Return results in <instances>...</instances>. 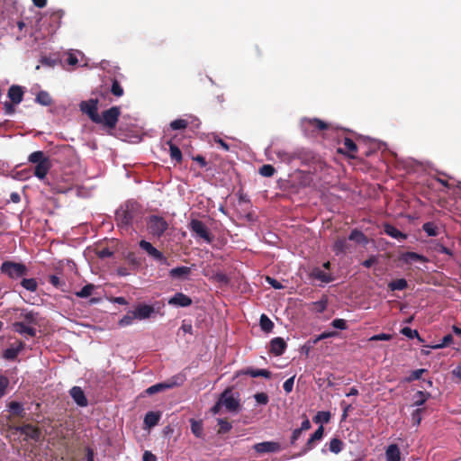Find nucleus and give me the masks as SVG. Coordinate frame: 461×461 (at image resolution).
Returning <instances> with one entry per match:
<instances>
[{"label": "nucleus", "instance_id": "72a5a7b5", "mask_svg": "<svg viewBox=\"0 0 461 461\" xmlns=\"http://www.w3.org/2000/svg\"><path fill=\"white\" fill-rule=\"evenodd\" d=\"M430 396L431 395L429 393L418 391L413 396L414 402L412 405L420 407V406L423 405Z\"/></svg>", "mask_w": 461, "mask_h": 461}, {"label": "nucleus", "instance_id": "e433bc0d", "mask_svg": "<svg viewBox=\"0 0 461 461\" xmlns=\"http://www.w3.org/2000/svg\"><path fill=\"white\" fill-rule=\"evenodd\" d=\"M259 325L261 330L266 332H270L274 328L273 321L266 314L260 316Z\"/></svg>", "mask_w": 461, "mask_h": 461}, {"label": "nucleus", "instance_id": "473e14b6", "mask_svg": "<svg viewBox=\"0 0 461 461\" xmlns=\"http://www.w3.org/2000/svg\"><path fill=\"white\" fill-rule=\"evenodd\" d=\"M407 287H408V283H407L406 279H404V278L395 279V280L391 281L388 284V288L391 291H396V290L402 291V290L406 289Z\"/></svg>", "mask_w": 461, "mask_h": 461}, {"label": "nucleus", "instance_id": "864d4df0", "mask_svg": "<svg viewBox=\"0 0 461 461\" xmlns=\"http://www.w3.org/2000/svg\"><path fill=\"white\" fill-rule=\"evenodd\" d=\"M136 319L133 312H128L126 315H124L119 321V325L121 327H125L131 325L133 321Z\"/></svg>", "mask_w": 461, "mask_h": 461}, {"label": "nucleus", "instance_id": "ddd939ff", "mask_svg": "<svg viewBox=\"0 0 461 461\" xmlns=\"http://www.w3.org/2000/svg\"><path fill=\"white\" fill-rule=\"evenodd\" d=\"M253 448L257 453H275L282 449L281 445L278 442L274 441H264L257 443L253 446Z\"/></svg>", "mask_w": 461, "mask_h": 461}, {"label": "nucleus", "instance_id": "5fc2aeb1", "mask_svg": "<svg viewBox=\"0 0 461 461\" xmlns=\"http://www.w3.org/2000/svg\"><path fill=\"white\" fill-rule=\"evenodd\" d=\"M401 332L402 334L410 339L418 338L419 340H422L419 335V332L416 330H411L409 327H404L402 329Z\"/></svg>", "mask_w": 461, "mask_h": 461}, {"label": "nucleus", "instance_id": "423d86ee", "mask_svg": "<svg viewBox=\"0 0 461 461\" xmlns=\"http://www.w3.org/2000/svg\"><path fill=\"white\" fill-rule=\"evenodd\" d=\"M189 230L195 237L203 240L209 244L213 240V236L211 234L208 227L200 220L192 219L189 222Z\"/></svg>", "mask_w": 461, "mask_h": 461}, {"label": "nucleus", "instance_id": "c756f323", "mask_svg": "<svg viewBox=\"0 0 461 461\" xmlns=\"http://www.w3.org/2000/svg\"><path fill=\"white\" fill-rule=\"evenodd\" d=\"M160 419V414L154 411H149L144 417V423L147 427L151 428L156 426Z\"/></svg>", "mask_w": 461, "mask_h": 461}, {"label": "nucleus", "instance_id": "ea45409f", "mask_svg": "<svg viewBox=\"0 0 461 461\" xmlns=\"http://www.w3.org/2000/svg\"><path fill=\"white\" fill-rule=\"evenodd\" d=\"M95 288V286L93 284H87L80 291L76 292L75 294L79 298H87L93 294Z\"/></svg>", "mask_w": 461, "mask_h": 461}, {"label": "nucleus", "instance_id": "8fccbe9b", "mask_svg": "<svg viewBox=\"0 0 461 461\" xmlns=\"http://www.w3.org/2000/svg\"><path fill=\"white\" fill-rule=\"evenodd\" d=\"M426 372H428V370L424 368L413 370L411 375L405 378V382L411 383L412 381L419 380Z\"/></svg>", "mask_w": 461, "mask_h": 461}, {"label": "nucleus", "instance_id": "69168bd1", "mask_svg": "<svg viewBox=\"0 0 461 461\" xmlns=\"http://www.w3.org/2000/svg\"><path fill=\"white\" fill-rule=\"evenodd\" d=\"M241 374L250 375L251 377H258L260 376V369H254L252 367H248L241 371Z\"/></svg>", "mask_w": 461, "mask_h": 461}, {"label": "nucleus", "instance_id": "c03bdc74", "mask_svg": "<svg viewBox=\"0 0 461 461\" xmlns=\"http://www.w3.org/2000/svg\"><path fill=\"white\" fill-rule=\"evenodd\" d=\"M330 450L332 453L339 454L343 448V442L339 438H334L330 441Z\"/></svg>", "mask_w": 461, "mask_h": 461}, {"label": "nucleus", "instance_id": "de8ad7c7", "mask_svg": "<svg viewBox=\"0 0 461 461\" xmlns=\"http://www.w3.org/2000/svg\"><path fill=\"white\" fill-rule=\"evenodd\" d=\"M189 122L185 119H176L170 122V127L172 130H184L188 126Z\"/></svg>", "mask_w": 461, "mask_h": 461}, {"label": "nucleus", "instance_id": "e2e57ef3", "mask_svg": "<svg viewBox=\"0 0 461 461\" xmlns=\"http://www.w3.org/2000/svg\"><path fill=\"white\" fill-rule=\"evenodd\" d=\"M392 339H393V336L391 334L380 333V334L372 336L369 339V340L370 341H377V340L388 341V340H391Z\"/></svg>", "mask_w": 461, "mask_h": 461}, {"label": "nucleus", "instance_id": "cd10ccee", "mask_svg": "<svg viewBox=\"0 0 461 461\" xmlns=\"http://www.w3.org/2000/svg\"><path fill=\"white\" fill-rule=\"evenodd\" d=\"M191 431L192 433L199 438L203 437V425L202 420H196L194 419L190 420Z\"/></svg>", "mask_w": 461, "mask_h": 461}, {"label": "nucleus", "instance_id": "37998d69", "mask_svg": "<svg viewBox=\"0 0 461 461\" xmlns=\"http://www.w3.org/2000/svg\"><path fill=\"white\" fill-rule=\"evenodd\" d=\"M259 174L265 177H271L276 173V168L270 164H265L258 169Z\"/></svg>", "mask_w": 461, "mask_h": 461}, {"label": "nucleus", "instance_id": "774afa93", "mask_svg": "<svg viewBox=\"0 0 461 461\" xmlns=\"http://www.w3.org/2000/svg\"><path fill=\"white\" fill-rule=\"evenodd\" d=\"M143 461H157V457L149 451H145L143 454Z\"/></svg>", "mask_w": 461, "mask_h": 461}, {"label": "nucleus", "instance_id": "2f4dec72", "mask_svg": "<svg viewBox=\"0 0 461 461\" xmlns=\"http://www.w3.org/2000/svg\"><path fill=\"white\" fill-rule=\"evenodd\" d=\"M348 244L346 238H339L334 243L333 250L336 255L345 253L348 249Z\"/></svg>", "mask_w": 461, "mask_h": 461}, {"label": "nucleus", "instance_id": "1a4fd4ad", "mask_svg": "<svg viewBox=\"0 0 461 461\" xmlns=\"http://www.w3.org/2000/svg\"><path fill=\"white\" fill-rule=\"evenodd\" d=\"M139 246L143 249L149 257L162 265H169L167 258L164 254L157 249L150 242L142 240L139 242Z\"/></svg>", "mask_w": 461, "mask_h": 461}, {"label": "nucleus", "instance_id": "f3484780", "mask_svg": "<svg viewBox=\"0 0 461 461\" xmlns=\"http://www.w3.org/2000/svg\"><path fill=\"white\" fill-rule=\"evenodd\" d=\"M25 348L24 342L18 340L16 346L12 345L3 352V357L6 360H14L17 358L19 353Z\"/></svg>", "mask_w": 461, "mask_h": 461}, {"label": "nucleus", "instance_id": "49530a36", "mask_svg": "<svg viewBox=\"0 0 461 461\" xmlns=\"http://www.w3.org/2000/svg\"><path fill=\"white\" fill-rule=\"evenodd\" d=\"M308 123L319 131L329 129V124L327 122L317 118L308 120Z\"/></svg>", "mask_w": 461, "mask_h": 461}, {"label": "nucleus", "instance_id": "2eb2a0df", "mask_svg": "<svg viewBox=\"0 0 461 461\" xmlns=\"http://www.w3.org/2000/svg\"><path fill=\"white\" fill-rule=\"evenodd\" d=\"M324 433V428L322 425H321L314 433L310 437V438L307 440L305 446L302 449L301 453L299 455H304L308 451L313 448L314 442L317 440H320L322 438Z\"/></svg>", "mask_w": 461, "mask_h": 461}, {"label": "nucleus", "instance_id": "58836bf2", "mask_svg": "<svg viewBox=\"0 0 461 461\" xmlns=\"http://www.w3.org/2000/svg\"><path fill=\"white\" fill-rule=\"evenodd\" d=\"M9 410L14 416L23 417L24 414V408L23 404L18 402H11L9 403Z\"/></svg>", "mask_w": 461, "mask_h": 461}, {"label": "nucleus", "instance_id": "a18cd8bd", "mask_svg": "<svg viewBox=\"0 0 461 461\" xmlns=\"http://www.w3.org/2000/svg\"><path fill=\"white\" fill-rule=\"evenodd\" d=\"M348 240H354L357 243H364L366 241V238L362 231L355 229L350 232V234L348 236Z\"/></svg>", "mask_w": 461, "mask_h": 461}, {"label": "nucleus", "instance_id": "7c9ffc66", "mask_svg": "<svg viewBox=\"0 0 461 461\" xmlns=\"http://www.w3.org/2000/svg\"><path fill=\"white\" fill-rule=\"evenodd\" d=\"M35 101L44 106H49L52 104V98L46 91H40L36 95Z\"/></svg>", "mask_w": 461, "mask_h": 461}, {"label": "nucleus", "instance_id": "6ab92c4d", "mask_svg": "<svg viewBox=\"0 0 461 461\" xmlns=\"http://www.w3.org/2000/svg\"><path fill=\"white\" fill-rule=\"evenodd\" d=\"M286 342L283 338L277 337L274 338L270 341V352L275 356H281L285 353L286 349Z\"/></svg>", "mask_w": 461, "mask_h": 461}, {"label": "nucleus", "instance_id": "603ef678", "mask_svg": "<svg viewBox=\"0 0 461 461\" xmlns=\"http://www.w3.org/2000/svg\"><path fill=\"white\" fill-rule=\"evenodd\" d=\"M330 420V413L329 411H318L315 417L313 418V421L316 423L324 422L328 423Z\"/></svg>", "mask_w": 461, "mask_h": 461}, {"label": "nucleus", "instance_id": "f257e3e1", "mask_svg": "<svg viewBox=\"0 0 461 461\" xmlns=\"http://www.w3.org/2000/svg\"><path fill=\"white\" fill-rule=\"evenodd\" d=\"M14 312L13 330L20 335L34 338L37 334L35 326L40 322L39 312L27 308H15Z\"/></svg>", "mask_w": 461, "mask_h": 461}, {"label": "nucleus", "instance_id": "4c0bfd02", "mask_svg": "<svg viewBox=\"0 0 461 461\" xmlns=\"http://www.w3.org/2000/svg\"><path fill=\"white\" fill-rule=\"evenodd\" d=\"M453 341H454L453 336L451 334H447L443 337L442 340L439 343L433 344V345H430L428 347L432 349H439V348H443L449 346L450 344L453 343Z\"/></svg>", "mask_w": 461, "mask_h": 461}, {"label": "nucleus", "instance_id": "a19ab883", "mask_svg": "<svg viewBox=\"0 0 461 461\" xmlns=\"http://www.w3.org/2000/svg\"><path fill=\"white\" fill-rule=\"evenodd\" d=\"M422 230L429 237H435L438 234V229L434 222L429 221L422 225Z\"/></svg>", "mask_w": 461, "mask_h": 461}, {"label": "nucleus", "instance_id": "c9c22d12", "mask_svg": "<svg viewBox=\"0 0 461 461\" xmlns=\"http://www.w3.org/2000/svg\"><path fill=\"white\" fill-rule=\"evenodd\" d=\"M48 281L55 288L64 291V288L66 286V282L64 279H61L56 275H50L48 277Z\"/></svg>", "mask_w": 461, "mask_h": 461}, {"label": "nucleus", "instance_id": "bf43d9fd", "mask_svg": "<svg viewBox=\"0 0 461 461\" xmlns=\"http://www.w3.org/2000/svg\"><path fill=\"white\" fill-rule=\"evenodd\" d=\"M8 385H9V379L6 376L0 375V398L5 395Z\"/></svg>", "mask_w": 461, "mask_h": 461}, {"label": "nucleus", "instance_id": "6e6552de", "mask_svg": "<svg viewBox=\"0 0 461 461\" xmlns=\"http://www.w3.org/2000/svg\"><path fill=\"white\" fill-rule=\"evenodd\" d=\"M98 101L96 99H90L84 101L80 104L81 111L88 115L90 120L95 123H101V116L98 113Z\"/></svg>", "mask_w": 461, "mask_h": 461}, {"label": "nucleus", "instance_id": "393cba45", "mask_svg": "<svg viewBox=\"0 0 461 461\" xmlns=\"http://www.w3.org/2000/svg\"><path fill=\"white\" fill-rule=\"evenodd\" d=\"M400 259L406 264H411L413 262H427V258L416 252H405L402 254Z\"/></svg>", "mask_w": 461, "mask_h": 461}, {"label": "nucleus", "instance_id": "0eeeda50", "mask_svg": "<svg viewBox=\"0 0 461 461\" xmlns=\"http://www.w3.org/2000/svg\"><path fill=\"white\" fill-rule=\"evenodd\" d=\"M121 114L120 107L113 106L103 112L101 123L109 129H114Z\"/></svg>", "mask_w": 461, "mask_h": 461}, {"label": "nucleus", "instance_id": "f704fd0d", "mask_svg": "<svg viewBox=\"0 0 461 461\" xmlns=\"http://www.w3.org/2000/svg\"><path fill=\"white\" fill-rule=\"evenodd\" d=\"M276 157L285 163H290L297 158L294 153H289L285 150L278 149L275 151Z\"/></svg>", "mask_w": 461, "mask_h": 461}, {"label": "nucleus", "instance_id": "f03ea898", "mask_svg": "<svg viewBox=\"0 0 461 461\" xmlns=\"http://www.w3.org/2000/svg\"><path fill=\"white\" fill-rule=\"evenodd\" d=\"M28 161L32 164H35L33 174L41 180L46 177L51 167L50 158L41 150L31 153L28 157Z\"/></svg>", "mask_w": 461, "mask_h": 461}, {"label": "nucleus", "instance_id": "09e8293b", "mask_svg": "<svg viewBox=\"0 0 461 461\" xmlns=\"http://www.w3.org/2000/svg\"><path fill=\"white\" fill-rule=\"evenodd\" d=\"M218 425H219L218 433H220V434H225V433L229 432L232 428L231 423L229 422L225 419H219Z\"/></svg>", "mask_w": 461, "mask_h": 461}, {"label": "nucleus", "instance_id": "c85d7f7f", "mask_svg": "<svg viewBox=\"0 0 461 461\" xmlns=\"http://www.w3.org/2000/svg\"><path fill=\"white\" fill-rule=\"evenodd\" d=\"M20 285L27 291L29 292H36L38 288V282L35 278H25L23 277L21 279Z\"/></svg>", "mask_w": 461, "mask_h": 461}, {"label": "nucleus", "instance_id": "338daca9", "mask_svg": "<svg viewBox=\"0 0 461 461\" xmlns=\"http://www.w3.org/2000/svg\"><path fill=\"white\" fill-rule=\"evenodd\" d=\"M266 280L275 289H283L285 287L279 281L273 277L267 276Z\"/></svg>", "mask_w": 461, "mask_h": 461}, {"label": "nucleus", "instance_id": "a211bd4d", "mask_svg": "<svg viewBox=\"0 0 461 461\" xmlns=\"http://www.w3.org/2000/svg\"><path fill=\"white\" fill-rule=\"evenodd\" d=\"M70 396L74 402L80 407H86L88 404L84 391L79 386H74L69 391Z\"/></svg>", "mask_w": 461, "mask_h": 461}, {"label": "nucleus", "instance_id": "79ce46f5", "mask_svg": "<svg viewBox=\"0 0 461 461\" xmlns=\"http://www.w3.org/2000/svg\"><path fill=\"white\" fill-rule=\"evenodd\" d=\"M63 15L64 11L61 9L52 11L50 16L52 24H54L56 27H59L60 25Z\"/></svg>", "mask_w": 461, "mask_h": 461}, {"label": "nucleus", "instance_id": "13d9d810", "mask_svg": "<svg viewBox=\"0 0 461 461\" xmlns=\"http://www.w3.org/2000/svg\"><path fill=\"white\" fill-rule=\"evenodd\" d=\"M327 304H328V300H327V298H325V299L314 302L313 307L317 312L321 313L326 310Z\"/></svg>", "mask_w": 461, "mask_h": 461}, {"label": "nucleus", "instance_id": "0e129e2a", "mask_svg": "<svg viewBox=\"0 0 461 461\" xmlns=\"http://www.w3.org/2000/svg\"><path fill=\"white\" fill-rule=\"evenodd\" d=\"M294 383V376H292L285 381V383L283 384V388L285 393H289L293 391Z\"/></svg>", "mask_w": 461, "mask_h": 461}, {"label": "nucleus", "instance_id": "052dcab7", "mask_svg": "<svg viewBox=\"0 0 461 461\" xmlns=\"http://www.w3.org/2000/svg\"><path fill=\"white\" fill-rule=\"evenodd\" d=\"M255 400L258 403L266 405L267 404L269 398L268 395L266 393H257L254 395Z\"/></svg>", "mask_w": 461, "mask_h": 461}, {"label": "nucleus", "instance_id": "5701e85b", "mask_svg": "<svg viewBox=\"0 0 461 461\" xmlns=\"http://www.w3.org/2000/svg\"><path fill=\"white\" fill-rule=\"evenodd\" d=\"M154 312V308L151 305L148 304H140L133 311V313L136 319L144 320L149 318L150 315Z\"/></svg>", "mask_w": 461, "mask_h": 461}, {"label": "nucleus", "instance_id": "b1692460", "mask_svg": "<svg viewBox=\"0 0 461 461\" xmlns=\"http://www.w3.org/2000/svg\"><path fill=\"white\" fill-rule=\"evenodd\" d=\"M191 274V268L188 267H177L169 271V276L175 279H187Z\"/></svg>", "mask_w": 461, "mask_h": 461}, {"label": "nucleus", "instance_id": "bb28decb", "mask_svg": "<svg viewBox=\"0 0 461 461\" xmlns=\"http://www.w3.org/2000/svg\"><path fill=\"white\" fill-rule=\"evenodd\" d=\"M384 232L389 235L390 237L402 240L407 238V235L402 233L401 230H399L397 228L391 224H385L384 227Z\"/></svg>", "mask_w": 461, "mask_h": 461}, {"label": "nucleus", "instance_id": "680f3d73", "mask_svg": "<svg viewBox=\"0 0 461 461\" xmlns=\"http://www.w3.org/2000/svg\"><path fill=\"white\" fill-rule=\"evenodd\" d=\"M331 326L339 330H346L348 328L347 322L344 319H335L331 322Z\"/></svg>", "mask_w": 461, "mask_h": 461}, {"label": "nucleus", "instance_id": "aec40b11", "mask_svg": "<svg viewBox=\"0 0 461 461\" xmlns=\"http://www.w3.org/2000/svg\"><path fill=\"white\" fill-rule=\"evenodd\" d=\"M166 145L169 148V155L172 161H175L176 164L182 163L183 155L182 151L178 148V146L174 142L173 140H169L166 141Z\"/></svg>", "mask_w": 461, "mask_h": 461}, {"label": "nucleus", "instance_id": "39448f33", "mask_svg": "<svg viewBox=\"0 0 461 461\" xmlns=\"http://www.w3.org/2000/svg\"><path fill=\"white\" fill-rule=\"evenodd\" d=\"M219 399L222 406L230 412H238L240 409V394L235 396L230 387L226 388L221 394Z\"/></svg>", "mask_w": 461, "mask_h": 461}, {"label": "nucleus", "instance_id": "6e6d98bb", "mask_svg": "<svg viewBox=\"0 0 461 461\" xmlns=\"http://www.w3.org/2000/svg\"><path fill=\"white\" fill-rule=\"evenodd\" d=\"M17 104H14L12 101L11 102H8V101H5L3 103V109H4V112H5V114L6 115H12L15 113V105Z\"/></svg>", "mask_w": 461, "mask_h": 461}, {"label": "nucleus", "instance_id": "dca6fc26", "mask_svg": "<svg viewBox=\"0 0 461 461\" xmlns=\"http://www.w3.org/2000/svg\"><path fill=\"white\" fill-rule=\"evenodd\" d=\"M192 303V299L183 293H176L168 300V304L177 307H187Z\"/></svg>", "mask_w": 461, "mask_h": 461}, {"label": "nucleus", "instance_id": "a878e982", "mask_svg": "<svg viewBox=\"0 0 461 461\" xmlns=\"http://www.w3.org/2000/svg\"><path fill=\"white\" fill-rule=\"evenodd\" d=\"M386 461H401V452L397 445H390L385 451Z\"/></svg>", "mask_w": 461, "mask_h": 461}, {"label": "nucleus", "instance_id": "7ed1b4c3", "mask_svg": "<svg viewBox=\"0 0 461 461\" xmlns=\"http://www.w3.org/2000/svg\"><path fill=\"white\" fill-rule=\"evenodd\" d=\"M148 233L157 239H160L169 228L167 221L159 215L152 214L146 218Z\"/></svg>", "mask_w": 461, "mask_h": 461}, {"label": "nucleus", "instance_id": "412c9836", "mask_svg": "<svg viewBox=\"0 0 461 461\" xmlns=\"http://www.w3.org/2000/svg\"><path fill=\"white\" fill-rule=\"evenodd\" d=\"M310 277L324 284L334 281V277L330 274L322 271L320 267H314L310 273Z\"/></svg>", "mask_w": 461, "mask_h": 461}, {"label": "nucleus", "instance_id": "3c124183", "mask_svg": "<svg viewBox=\"0 0 461 461\" xmlns=\"http://www.w3.org/2000/svg\"><path fill=\"white\" fill-rule=\"evenodd\" d=\"M111 93L117 97H121L124 93L123 88L117 79L113 80Z\"/></svg>", "mask_w": 461, "mask_h": 461}, {"label": "nucleus", "instance_id": "f8f14e48", "mask_svg": "<svg viewBox=\"0 0 461 461\" xmlns=\"http://www.w3.org/2000/svg\"><path fill=\"white\" fill-rule=\"evenodd\" d=\"M135 217L133 205L127 204L125 209L116 212V221L119 226H129L132 223Z\"/></svg>", "mask_w": 461, "mask_h": 461}, {"label": "nucleus", "instance_id": "9b49d317", "mask_svg": "<svg viewBox=\"0 0 461 461\" xmlns=\"http://www.w3.org/2000/svg\"><path fill=\"white\" fill-rule=\"evenodd\" d=\"M21 435L24 436V440L32 439L35 442L41 441L42 432L40 428L32 424H24L17 428Z\"/></svg>", "mask_w": 461, "mask_h": 461}, {"label": "nucleus", "instance_id": "9d476101", "mask_svg": "<svg viewBox=\"0 0 461 461\" xmlns=\"http://www.w3.org/2000/svg\"><path fill=\"white\" fill-rule=\"evenodd\" d=\"M184 383V377L182 375L173 376L169 382L158 383L149 387L146 392L149 394H154L166 389L173 388L174 386H179Z\"/></svg>", "mask_w": 461, "mask_h": 461}, {"label": "nucleus", "instance_id": "4d7b16f0", "mask_svg": "<svg viewBox=\"0 0 461 461\" xmlns=\"http://www.w3.org/2000/svg\"><path fill=\"white\" fill-rule=\"evenodd\" d=\"M423 409L418 408L411 413V422L414 426H419L421 421V413Z\"/></svg>", "mask_w": 461, "mask_h": 461}, {"label": "nucleus", "instance_id": "4be33fe9", "mask_svg": "<svg viewBox=\"0 0 461 461\" xmlns=\"http://www.w3.org/2000/svg\"><path fill=\"white\" fill-rule=\"evenodd\" d=\"M7 95L14 104H19L23 99L24 91L22 86L13 85L9 87Z\"/></svg>", "mask_w": 461, "mask_h": 461}, {"label": "nucleus", "instance_id": "4468645a", "mask_svg": "<svg viewBox=\"0 0 461 461\" xmlns=\"http://www.w3.org/2000/svg\"><path fill=\"white\" fill-rule=\"evenodd\" d=\"M357 151V146L350 138H345L343 140V148L338 149L339 153L344 154L350 158H356Z\"/></svg>", "mask_w": 461, "mask_h": 461}, {"label": "nucleus", "instance_id": "20e7f679", "mask_svg": "<svg viewBox=\"0 0 461 461\" xmlns=\"http://www.w3.org/2000/svg\"><path fill=\"white\" fill-rule=\"evenodd\" d=\"M0 271L3 275L6 276L12 280L22 279L26 276L29 270L25 264L22 262H14L5 260L1 264Z\"/></svg>", "mask_w": 461, "mask_h": 461}]
</instances>
